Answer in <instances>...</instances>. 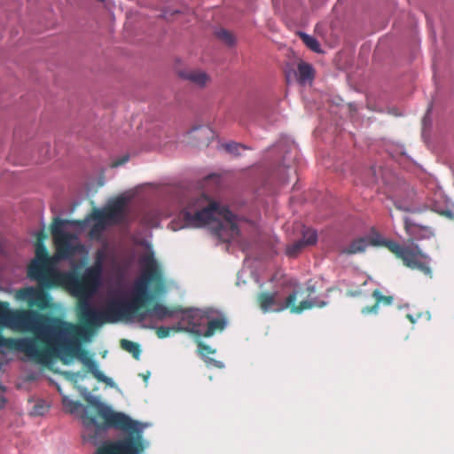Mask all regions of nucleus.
Returning a JSON list of instances; mask_svg holds the SVG:
<instances>
[{
  "label": "nucleus",
  "instance_id": "f257e3e1",
  "mask_svg": "<svg viewBox=\"0 0 454 454\" xmlns=\"http://www.w3.org/2000/svg\"><path fill=\"white\" fill-rule=\"evenodd\" d=\"M12 323L29 327L34 337L5 338L0 333V345L22 352L39 364H47L56 357H61L67 364L66 357H76L98 381L112 385V379L98 369L92 356L81 347L77 339L82 337V330L77 325L33 310L16 312Z\"/></svg>",
  "mask_w": 454,
  "mask_h": 454
},
{
  "label": "nucleus",
  "instance_id": "f03ea898",
  "mask_svg": "<svg viewBox=\"0 0 454 454\" xmlns=\"http://www.w3.org/2000/svg\"><path fill=\"white\" fill-rule=\"evenodd\" d=\"M86 401L94 411H90L89 407L82 406L79 401H64L70 413H76L82 410L81 419L84 427L83 438L94 444L98 443L108 428H116L126 432H137V422L132 420L128 415L114 411L109 405L98 398L89 396Z\"/></svg>",
  "mask_w": 454,
  "mask_h": 454
},
{
  "label": "nucleus",
  "instance_id": "7ed1b4c3",
  "mask_svg": "<svg viewBox=\"0 0 454 454\" xmlns=\"http://www.w3.org/2000/svg\"><path fill=\"white\" fill-rule=\"evenodd\" d=\"M181 214L188 226L212 224L215 235L223 241L229 240L239 232L232 212L215 201H210L205 194L192 198Z\"/></svg>",
  "mask_w": 454,
  "mask_h": 454
},
{
  "label": "nucleus",
  "instance_id": "20e7f679",
  "mask_svg": "<svg viewBox=\"0 0 454 454\" xmlns=\"http://www.w3.org/2000/svg\"><path fill=\"white\" fill-rule=\"evenodd\" d=\"M144 270L141 277L135 282L132 295L129 300H114L125 319L137 317L139 321L146 317V312L141 309L145 302L152 300L148 286L151 282H159V288L162 289L160 271L153 254H147L141 259Z\"/></svg>",
  "mask_w": 454,
  "mask_h": 454
},
{
  "label": "nucleus",
  "instance_id": "39448f33",
  "mask_svg": "<svg viewBox=\"0 0 454 454\" xmlns=\"http://www.w3.org/2000/svg\"><path fill=\"white\" fill-rule=\"evenodd\" d=\"M282 286L294 288L292 293L289 294L284 301L277 291L262 292L257 295V303L263 313L281 312L285 309H289L291 313L301 314L303 311L311 309L315 307L323 308L326 305L325 301H318L317 298H307L297 302V298L301 290L297 288L298 285L294 279L285 278Z\"/></svg>",
  "mask_w": 454,
  "mask_h": 454
},
{
  "label": "nucleus",
  "instance_id": "423d86ee",
  "mask_svg": "<svg viewBox=\"0 0 454 454\" xmlns=\"http://www.w3.org/2000/svg\"><path fill=\"white\" fill-rule=\"evenodd\" d=\"M114 300L107 302L104 309L92 306L89 299H79L76 307V315L82 330V336L89 330L106 323H116L125 319Z\"/></svg>",
  "mask_w": 454,
  "mask_h": 454
},
{
  "label": "nucleus",
  "instance_id": "0eeeda50",
  "mask_svg": "<svg viewBox=\"0 0 454 454\" xmlns=\"http://www.w3.org/2000/svg\"><path fill=\"white\" fill-rule=\"evenodd\" d=\"M55 286H66L79 299H89L100 283L101 271L99 268H89L79 277L74 272H60L54 274Z\"/></svg>",
  "mask_w": 454,
  "mask_h": 454
},
{
  "label": "nucleus",
  "instance_id": "6e6552de",
  "mask_svg": "<svg viewBox=\"0 0 454 454\" xmlns=\"http://www.w3.org/2000/svg\"><path fill=\"white\" fill-rule=\"evenodd\" d=\"M35 257L27 267V276L30 279L36 280L39 286L44 289L53 287L54 274H59L52 268V258L44 244H35Z\"/></svg>",
  "mask_w": 454,
  "mask_h": 454
},
{
  "label": "nucleus",
  "instance_id": "1a4fd4ad",
  "mask_svg": "<svg viewBox=\"0 0 454 454\" xmlns=\"http://www.w3.org/2000/svg\"><path fill=\"white\" fill-rule=\"evenodd\" d=\"M67 222L59 217L53 219L50 229L56 249V258L68 260L83 250V246L78 242V237L71 232L64 231Z\"/></svg>",
  "mask_w": 454,
  "mask_h": 454
},
{
  "label": "nucleus",
  "instance_id": "9d476101",
  "mask_svg": "<svg viewBox=\"0 0 454 454\" xmlns=\"http://www.w3.org/2000/svg\"><path fill=\"white\" fill-rule=\"evenodd\" d=\"M208 313L198 309H182L180 320L177 323L176 331L191 333L196 336H202Z\"/></svg>",
  "mask_w": 454,
  "mask_h": 454
},
{
  "label": "nucleus",
  "instance_id": "9b49d317",
  "mask_svg": "<svg viewBox=\"0 0 454 454\" xmlns=\"http://www.w3.org/2000/svg\"><path fill=\"white\" fill-rule=\"evenodd\" d=\"M126 199L123 197H118L110 201L101 209L94 207L90 214V217L102 218L108 223V225L121 223L126 219Z\"/></svg>",
  "mask_w": 454,
  "mask_h": 454
},
{
  "label": "nucleus",
  "instance_id": "f8f14e48",
  "mask_svg": "<svg viewBox=\"0 0 454 454\" xmlns=\"http://www.w3.org/2000/svg\"><path fill=\"white\" fill-rule=\"evenodd\" d=\"M144 444L140 437L127 436L114 442H109L98 450L97 454H141Z\"/></svg>",
  "mask_w": 454,
  "mask_h": 454
},
{
  "label": "nucleus",
  "instance_id": "ddd939ff",
  "mask_svg": "<svg viewBox=\"0 0 454 454\" xmlns=\"http://www.w3.org/2000/svg\"><path fill=\"white\" fill-rule=\"evenodd\" d=\"M426 254L421 251L418 245L405 246L403 254L399 257L403 264L412 270H419L421 272L430 275L432 270L429 265L426 262L420 261V259H426Z\"/></svg>",
  "mask_w": 454,
  "mask_h": 454
},
{
  "label": "nucleus",
  "instance_id": "4468645a",
  "mask_svg": "<svg viewBox=\"0 0 454 454\" xmlns=\"http://www.w3.org/2000/svg\"><path fill=\"white\" fill-rule=\"evenodd\" d=\"M404 230L409 236L408 242L415 245V240L427 239L431 235V231L427 227L420 226L409 218L404 219Z\"/></svg>",
  "mask_w": 454,
  "mask_h": 454
},
{
  "label": "nucleus",
  "instance_id": "2eb2a0df",
  "mask_svg": "<svg viewBox=\"0 0 454 454\" xmlns=\"http://www.w3.org/2000/svg\"><path fill=\"white\" fill-rule=\"evenodd\" d=\"M182 309L180 307H167L160 302H155L151 308L145 310L147 314L157 318L158 320H164L168 317H173L177 314H181Z\"/></svg>",
  "mask_w": 454,
  "mask_h": 454
},
{
  "label": "nucleus",
  "instance_id": "dca6fc26",
  "mask_svg": "<svg viewBox=\"0 0 454 454\" xmlns=\"http://www.w3.org/2000/svg\"><path fill=\"white\" fill-rule=\"evenodd\" d=\"M375 303L372 306H365L361 309L363 315L377 314L380 305L390 306L394 301L392 295H383L380 290L375 289L372 294Z\"/></svg>",
  "mask_w": 454,
  "mask_h": 454
},
{
  "label": "nucleus",
  "instance_id": "f3484780",
  "mask_svg": "<svg viewBox=\"0 0 454 454\" xmlns=\"http://www.w3.org/2000/svg\"><path fill=\"white\" fill-rule=\"evenodd\" d=\"M90 220L95 221V223L90 228L89 235L91 239H99L102 236L103 231L108 226V223L104 219L90 218V215H88L84 219L75 221L74 224L80 227H84Z\"/></svg>",
  "mask_w": 454,
  "mask_h": 454
},
{
  "label": "nucleus",
  "instance_id": "a211bd4d",
  "mask_svg": "<svg viewBox=\"0 0 454 454\" xmlns=\"http://www.w3.org/2000/svg\"><path fill=\"white\" fill-rule=\"evenodd\" d=\"M371 241L372 239L370 240L368 238L356 239L348 247L341 248L340 254L350 255L364 253L368 246L372 245Z\"/></svg>",
  "mask_w": 454,
  "mask_h": 454
},
{
  "label": "nucleus",
  "instance_id": "6ab92c4d",
  "mask_svg": "<svg viewBox=\"0 0 454 454\" xmlns=\"http://www.w3.org/2000/svg\"><path fill=\"white\" fill-rule=\"evenodd\" d=\"M182 77L200 87L205 86L209 81L208 75L200 70H191L181 74Z\"/></svg>",
  "mask_w": 454,
  "mask_h": 454
},
{
  "label": "nucleus",
  "instance_id": "aec40b11",
  "mask_svg": "<svg viewBox=\"0 0 454 454\" xmlns=\"http://www.w3.org/2000/svg\"><path fill=\"white\" fill-rule=\"evenodd\" d=\"M226 326V321L224 318H214L207 319L202 337L209 338L213 336L216 332H222Z\"/></svg>",
  "mask_w": 454,
  "mask_h": 454
},
{
  "label": "nucleus",
  "instance_id": "412c9836",
  "mask_svg": "<svg viewBox=\"0 0 454 454\" xmlns=\"http://www.w3.org/2000/svg\"><path fill=\"white\" fill-rule=\"evenodd\" d=\"M30 307H36L39 309H46L50 307V297L43 290L35 289Z\"/></svg>",
  "mask_w": 454,
  "mask_h": 454
},
{
  "label": "nucleus",
  "instance_id": "4be33fe9",
  "mask_svg": "<svg viewBox=\"0 0 454 454\" xmlns=\"http://www.w3.org/2000/svg\"><path fill=\"white\" fill-rule=\"evenodd\" d=\"M314 78V69L312 66L306 62H300L297 67V79L300 83H305Z\"/></svg>",
  "mask_w": 454,
  "mask_h": 454
},
{
  "label": "nucleus",
  "instance_id": "5701e85b",
  "mask_svg": "<svg viewBox=\"0 0 454 454\" xmlns=\"http://www.w3.org/2000/svg\"><path fill=\"white\" fill-rule=\"evenodd\" d=\"M371 244L372 246L383 245L387 247L390 252H392L397 258L401 256L403 252L405 247L399 245L397 242L393 240H380V239H372Z\"/></svg>",
  "mask_w": 454,
  "mask_h": 454
},
{
  "label": "nucleus",
  "instance_id": "b1692460",
  "mask_svg": "<svg viewBox=\"0 0 454 454\" xmlns=\"http://www.w3.org/2000/svg\"><path fill=\"white\" fill-rule=\"evenodd\" d=\"M120 343H121V348H123L124 350L130 353L135 359L139 358L140 354H141V349H140V346L137 343L133 342L129 340H126V339L121 340Z\"/></svg>",
  "mask_w": 454,
  "mask_h": 454
},
{
  "label": "nucleus",
  "instance_id": "393cba45",
  "mask_svg": "<svg viewBox=\"0 0 454 454\" xmlns=\"http://www.w3.org/2000/svg\"><path fill=\"white\" fill-rule=\"evenodd\" d=\"M306 247L313 246L317 241V233L313 229H304L302 231V238L300 239Z\"/></svg>",
  "mask_w": 454,
  "mask_h": 454
},
{
  "label": "nucleus",
  "instance_id": "a878e982",
  "mask_svg": "<svg viewBox=\"0 0 454 454\" xmlns=\"http://www.w3.org/2000/svg\"><path fill=\"white\" fill-rule=\"evenodd\" d=\"M35 294V288L34 287H23L19 289L16 292V298L20 301H27L28 306L30 307V301L33 300V296Z\"/></svg>",
  "mask_w": 454,
  "mask_h": 454
},
{
  "label": "nucleus",
  "instance_id": "bb28decb",
  "mask_svg": "<svg viewBox=\"0 0 454 454\" xmlns=\"http://www.w3.org/2000/svg\"><path fill=\"white\" fill-rule=\"evenodd\" d=\"M299 35L301 39L308 48H309L311 51L315 52H320V44L315 37L309 35L305 33H300Z\"/></svg>",
  "mask_w": 454,
  "mask_h": 454
},
{
  "label": "nucleus",
  "instance_id": "cd10ccee",
  "mask_svg": "<svg viewBox=\"0 0 454 454\" xmlns=\"http://www.w3.org/2000/svg\"><path fill=\"white\" fill-rule=\"evenodd\" d=\"M306 246L299 240L294 242L293 244L286 247V253L289 257L297 256Z\"/></svg>",
  "mask_w": 454,
  "mask_h": 454
},
{
  "label": "nucleus",
  "instance_id": "c85d7f7f",
  "mask_svg": "<svg viewBox=\"0 0 454 454\" xmlns=\"http://www.w3.org/2000/svg\"><path fill=\"white\" fill-rule=\"evenodd\" d=\"M15 313H12L9 308L8 303L6 302H0V323L6 322L7 320L11 321L12 320V316Z\"/></svg>",
  "mask_w": 454,
  "mask_h": 454
},
{
  "label": "nucleus",
  "instance_id": "c756f323",
  "mask_svg": "<svg viewBox=\"0 0 454 454\" xmlns=\"http://www.w3.org/2000/svg\"><path fill=\"white\" fill-rule=\"evenodd\" d=\"M216 36L228 45L234 43L233 35L226 29L221 28L215 32Z\"/></svg>",
  "mask_w": 454,
  "mask_h": 454
},
{
  "label": "nucleus",
  "instance_id": "7c9ffc66",
  "mask_svg": "<svg viewBox=\"0 0 454 454\" xmlns=\"http://www.w3.org/2000/svg\"><path fill=\"white\" fill-rule=\"evenodd\" d=\"M176 327H177V324L176 325H174L173 327L159 326L156 329L157 337L160 339L167 338L169 336L171 331L177 332L176 329H175Z\"/></svg>",
  "mask_w": 454,
  "mask_h": 454
},
{
  "label": "nucleus",
  "instance_id": "2f4dec72",
  "mask_svg": "<svg viewBox=\"0 0 454 454\" xmlns=\"http://www.w3.org/2000/svg\"><path fill=\"white\" fill-rule=\"evenodd\" d=\"M224 148L228 153L235 154V155L239 154L240 149H243V150L247 149V147L245 145L239 144V143H235V142L226 144L224 145Z\"/></svg>",
  "mask_w": 454,
  "mask_h": 454
},
{
  "label": "nucleus",
  "instance_id": "473e14b6",
  "mask_svg": "<svg viewBox=\"0 0 454 454\" xmlns=\"http://www.w3.org/2000/svg\"><path fill=\"white\" fill-rule=\"evenodd\" d=\"M368 175H370L369 179L365 182L366 185H371L376 182V168L372 167L367 170Z\"/></svg>",
  "mask_w": 454,
  "mask_h": 454
},
{
  "label": "nucleus",
  "instance_id": "72a5a7b5",
  "mask_svg": "<svg viewBox=\"0 0 454 454\" xmlns=\"http://www.w3.org/2000/svg\"><path fill=\"white\" fill-rule=\"evenodd\" d=\"M198 347H199V349H200V352L202 354V355H207V354H214L215 353V350L212 349L208 345L200 341L198 343Z\"/></svg>",
  "mask_w": 454,
  "mask_h": 454
},
{
  "label": "nucleus",
  "instance_id": "f704fd0d",
  "mask_svg": "<svg viewBox=\"0 0 454 454\" xmlns=\"http://www.w3.org/2000/svg\"><path fill=\"white\" fill-rule=\"evenodd\" d=\"M193 133H199L200 136H205L208 137L209 134H211V130L207 127H200L196 128L192 130Z\"/></svg>",
  "mask_w": 454,
  "mask_h": 454
},
{
  "label": "nucleus",
  "instance_id": "c9c22d12",
  "mask_svg": "<svg viewBox=\"0 0 454 454\" xmlns=\"http://www.w3.org/2000/svg\"><path fill=\"white\" fill-rule=\"evenodd\" d=\"M47 238V234L43 230L39 231L36 233V241L35 244H44V240Z\"/></svg>",
  "mask_w": 454,
  "mask_h": 454
},
{
  "label": "nucleus",
  "instance_id": "e433bc0d",
  "mask_svg": "<svg viewBox=\"0 0 454 454\" xmlns=\"http://www.w3.org/2000/svg\"><path fill=\"white\" fill-rule=\"evenodd\" d=\"M44 411H46V407H44L43 405L36 404L34 407L33 413L35 415H42L43 414Z\"/></svg>",
  "mask_w": 454,
  "mask_h": 454
},
{
  "label": "nucleus",
  "instance_id": "4c0bfd02",
  "mask_svg": "<svg viewBox=\"0 0 454 454\" xmlns=\"http://www.w3.org/2000/svg\"><path fill=\"white\" fill-rule=\"evenodd\" d=\"M306 292L308 294V297H309L312 294L316 292L315 286L308 284L306 287Z\"/></svg>",
  "mask_w": 454,
  "mask_h": 454
},
{
  "label": "nucleus",
  "instance_id": "58836bf2",
  "mask_svg": "<svg viewBox=\"0 0 454 454\" xmlns=\"http://www.w3.org/2000/svg\"><path fill=\"white\" fill-rule=\"evenodd\" d=\"M66 374L68 376V378L76 382L77 380H76V377H78L80 375V372H76V373H71V372H66Z\"/></svg>",
  "mask_w": 454,
  "mask_h": 454
},
{
  "label": "nucleus",
  "instance_id": "ea45409f",
  "mask_svg": "<svg viewBox=\"0 0 454 454\" xmlns=\"http://www.w3.org/2000/svg\"><path fill=\"white\" fill-rule=\"evenodd\" d=\"M127 160H128V157H124L123 159H121V160H119L115 161V162L113 164V166H114V167H118V166H120V165H121V164L125 163Z\"/></svg>",
  "mask_w": 454,
  "mask_h": 454
},
{
  "label": "nucleus",
  "instance_id": "a19ab883",
  "mask_svg": "<svg viewBox=\"0 0 454 454\" xmlns=\"http://www.w3.org/2000/svg\"><path fill=\"white\" fill-rule=\"evenodd\" d=\"M0 401L2 403V405H4L6 403V400L4 396L1 397Z\"/></svg>",
  "mask_w": 454,
  "mask_h": 454
},
{
  "label": "nucleus",
  "instance_id": "79ce46f5",
  "mask_svg": "<svg viewBox=\"0 0 454 454\" xmlns=\"http://www.w3.org/2000/svg\"><path fill=\"white\" fill-rule=\"evenodd\" d=\"M99 2H105V0H98Z\"/></svg>",
  "mask_w": 454,
  "mask_h": 454
}]
</instances>
